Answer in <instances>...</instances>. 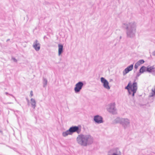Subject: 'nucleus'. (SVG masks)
<instances>
[{"label":"nucleus","mask_w":155,"mask_h":155,"mask_svg":"<svg viewBox=\"0 0 155 155\" xmlns=\"http://www.w3.org/2000/svg\"><path fill=\"white\" fill-rule=\"evenodd\" d=\"M33 96V91H31L30 92V97H32Z\"/></svg>","instance_id":"nucleus-23"},{"label":"nucleus","mask_w":155,"mask_h":155,"mask_svg":"<svg viewBox=\"0 0 155 155\" xmlns=\"http://www.w3.org/2000/svg\"><path fill=\"white\" fill-rule=\"evenodd\" d=\"M125 89L128 90L129 95L134 97L137 89V83L135 82L132 84L131 81L129 82Z\"/></svg>","instance_id":"nucleus-3"},{"label":"nucleus","mask_w":155,"mask_h":155,"mask_svg":"<svg viewBox=\"0 0 155 155\" xmlns=\"http://www.w3.org/2000/svg\"><path fill=\"white\" fill-rule=\"evenodd\" d=\"M47 82V80L46 79L44 78L43 83V87H46Z\"/></svg>","instance_id":"nucleus-19"},{"label":"nucleus","mask_w":155,"mask_h":155,"mask_svg":"<svg viewBox=\"0 0 155 155\" xmlns=\"http://www.w3.org/2000/svg\"><path fill=\"white\" fill-rule=\"evenodd\" d=\"M58 55L60 56L63 52V46L62 45L59 44L58 45Z\"/></svg>","instance_id":"nucleus-14"},{"label":"nucleus","mask_w":155,"mask_h":155,"mask_svg":"<svg viewBox=\"0 0 155 155\" xmlns=\"http://www.w3.org/2000/svg\"><path fill=\"white\" fill-rule=\"evenodd\" d=\"M0 132H1V130H0Z\"/></svg>","instance_id":"nucleus-29"},{"label":"nucleus","mask_w":155,"mask_h":155,"mask_svg":"<svg viewBox=\"0 0 155 155\" xmlns=\"http://www.w3.org/2000/svg\"><path fill=\"white\" fill-rule=\"evenodd\" d=\"M84 84L83 82L79 81L75 85L74 88V92L76 93H78L82 90Z\"/></svg>","instance_id":"nucleus-6"},{"label":"nucleus","mask_w":155,"mask_h":155,"mask_svg":"<svg viewBox=\"0 0 155 155\" xmlns=\"http://www.w3.org/2000/svg\"><path fill=\"white\" fill-rule=\"evenodd\" d=\"M114 103H111L108 104L107 106L106 109L108 112L113 114L117 113V110L115 107Z\"/></svg>","instance_id":"nucleus-5"},{"label":"nucleus","mask_w":155,"mask_h":155,"mask_svg":"<svg viewBox=\"0 0 155 155\" xmlns=\"http://www.w3.org/2000/svg\"><path fill=\"white\" fill-rule=\"evenodd\" d=\"M146 71L152 74H155V68L154 66H148L147 67Z\"/></svg>","instance_id":"nucleus-13"},{"label":"nucleus","mask_w":155,"mask_h":155,"mask_svg":"<svg viewBox=\"0 0 155 155\" xmlns=\"http://www.w3.org/2000/svg\"><path fill=\"white\" fill-rule=\"evenodd\" d=\"M71 135L70 131H69V129L63 132L62 134L63 136L64 137H66L68 135Z\"/></svg>","instance_id":"nucleus-16"},{"label":"nucleus","mask_w":155,"mask_h":155,"mask_svg":"<svg viewBox=\"0 0 155 155\" xmlns=\"http://www.w3.org/2000/svg\"><path fill=\"white\" fill-rule=\"evenodd\" d=\"M100 79L104 88L107 90H110V87L109 85V83L108 81L103 77H101Z\"/></svg>","instance_id":"nucleus-8"},{"label":"nucleus","mask_w":155,"mask_h":155,"mask_svg":"<svg viewBox=\"0 0 155 155\" xmlns=\"http://www.w3.org/2000/svg\"><path fill=\"white\" fill-rule=\"evenodd\" d=\"M31 101L32 107L34 108H35L36 106V101L33 98H31Z\"/></svg>","instance_id":"nucleus-17"},{"label":"nucleus","mask_w":155,"mask_h":155,"mask_svg":"<svg viewBox=\"0 0 155 155\" xmlns=\"http://www.w3.org/2000/svg\"><path fill=\"white\" fill-rule=\"evenodd\" d=\"M141 73H140V72H139L137 73V74L136 77H139Z\"/></svg>","instance_id":"nucleus-22"},{"label":"nucleus","mask_w":155,"mask_h":155,"mask_svg":"<svg viewBox=\"0 0 155 155\" xmlns=\"http://www.w3.org/2000/svg\"><path fill=\"white\" fill-rule=\"evenodd\" d=\"M44 38L45 41H46L48 39V38L46 36H45Z\"/></svg>","instance_id":"nucleus-25"},{"label":"nucleus","mask_w":155,"mask_h":155,"mask_svg":"<svg viewBox=\"0 0 155 155\" xmlns=\"http://www.w3.org/2000/svg\"><path fill=\"white\" fill-rule=\"evenodd\" d=\"M69 129L71 134L75 132L79 134L81 131V128L80 126H72L70 127Z\"/></svg>","instance_id":"nucleus-9"},{"label":"nucleus","mask_w":155,"mask_h":155,"mask_svg":"<svg viewBox=\"0 0 155 155\" xmlns=\"http://www.w3.org/2000/svg\"><path fill=\"white\" fill-rule=\"evenodd\" d=\"M33 47L36 51H38L40 49V44L37 40H36L34 42Z\"/></svg>","instance_id":"nucleus-12"},{"label":"nucleus","mask_w":155,"mask_h":155,"mask_svg":"<svg viewBox=\"0 0 155 155\" xmlns=\"http://www.w3.org/2000/svg\"><path fill=\"white\" fill-rule=\"evenodd\" d=\"M27 101H28V103L29 101V100L28 99H27Z\"/></svg>","instance_id":"nucleus-28"},{"label":"nucleus","mask_w":155,"mask_h":155,"mask_svg":"<svg viewBox=\"0 0 155 155\" xmlns=\"http://www.w3.org/2000/svg\"><path fill=\"white\" fill-rule=\"evenodd\" d=\"M93 137L89 134H80L76 139L77 143L79 145L86 147L90 145L94 142Z\"/></svg>","instance_id":"nucleus-2"},{"label":"nucleus","mask_w":155,"mask_h":155,"mask_svg":"<svg viewBox=\"0 0 155 155\" xmlns=\"http://www.w3.org/2000/svg\"><path fill=\"white\" fill-rule=\"evenodd\" d=\"M152 91L153 93H151L152 94L151 97H152L155 95V88L154 89H152Z\"/></svg>","instance_id":"nucleus-20"},{"label":"nucleus","mask_w":155,"mask_h":155,"mask_svg":"<svg viewBox=\"0 0 155 155\" xmlns=\"http://www.w3.org/2000/svg\"><path fill=\"white\" fill-rule=\"evenodd\" d=\"M133 64H132L128 66L123 71V74L124 76L126 75L130 71H131L133 68Z\"/></svg>","instance_id":"nucleus-11"},{"label":"nucleus","mask_w":155,"mask_h":155,"mask_svg":"<svg viewBox=\"0 0 155 155\" xmlns=\"http://www.w3.org/2000/svg\"><path fill=\"white\" fill-rule=\"evenodd\" d=\"M10 40V39H8L7 40V42L9 41Z\"/></svg>","instance_id":"nucleus-27"},{"label":"nucleus","mask_w":155,"mask_h":155,"mask_svg":"<svg viewBox=\"0 0 155 155\" xmlns=\"http://www.w3.org/2000/svg\"><path fill=\"white\" fill-rule=\"evenodd\" d=\"M144 62V60L142 59L138 61L134 65V68L137 69L138 67L141 64H143Z\"/></svg>","instance_id":"nucleus-15"},{"label":"nucleus","mask_w":155,"mask_h":155,"mask_svg":"<svg viewBox=\"0 0 155 155\" xmlns=\"http://www.w3.org/2000/svg\"><path fill=\"white\" fill-rule=\"evenodd\" d=\"M5 94L7 95H11V96H12V97L14 98H15V97H14V96L12 94H9V93H8L7 92H5Z\"/></svg>","instance_id":"nucleus-21"},{"label":"nucleus","mask_w":155,"mask_h":155,"mask_svg":"<svg viewBox=\"0 0 155 155\" xmlns=\"http://www.w3.org/2000/svg\"><path fill=\"white\" fill-rule=\"evenodd\" d=\"M122 27L126 29V34L127 38H133L135 36L137 24L134 19H131L126 22L123 23Z\"/></svg>","instance_id":"nucleus-1"},{"label":"nucleus","mask_w":155,"mask_h":155,"mask_svg":"<svg viewBox=\"0 0 155 155\" xmlns=\"http://www.w3.org/2000/svg\"><path fill=\"white\" fill-rule=\"evenodd\" d=\"M146 69H147V68H146L145 66H143L140 68L139 71L140 73H143L144 72L146 71Z\"/></svg>","instance_id":"nucleus-18"},{"label":"nucleus","mask_w":155,"mask_h":155,"mask_svg":"<svg viewBox=\"0 0 155 155\" xmlns=\"http://www.w3.org/2000/svg\"><path fill=\"white\" fill-rule=\"evenodd\" d=\"M153 55L154 56H155V51L153 52Z\"/></svg>","instance_id":"nucleus-26"},{"label":"nucleus","mask_w":155,"mask_h":155,"mask_svg":"<svg viewBox=\"0 0 155 155\" xmlns=\"http://www.w3.org/2000/svg\"><path fill=\"white\" fill-rule=\"evenodd\" d=\"M12 59L14 60V61L15 62H17V60L14 58H12Z\"/></svg>","instance_id":"nucleus-24"},{"label":"nucleus","mask_w":155,"mask_h":155,"mask_svg":"<svg viewBox=\"0 0 155 155\" xmlns=\"http://www.w3.org/2000/svg\"><path fill=\"white\" fill-rule=\"evenodd\" d=\"M120 151L118 149L113 148L110 150L107 155H121Z\"/></svg>","instance_id":"nucleus-7"},{"label":"nucleus","mask_w":155,"mask_h":155,"mask_svg":"<svg viewBox=\"0 0 155 155\" xmlns=\"http://www.w3.org/2000/svg\"><path fill=\"white\" fill-rule=\"evenodd\" d=\"M94 120L95 123L98 124H101L103 123L102 117L99 115H97L94 116Z\"/></svg>","instance_id":"nucleus-10"},{"label":"nucleus","mask_w":155,"mask_h":155,"mask_svg":"<svg viewBox=\"0 0 155 155\" xmlns=\"http://www.w3.org/2000/svg\"><path fill=\"white\" fill-rule=\"evenodd\" d=\"M116 120V121L119 123L124 129L127 128L130 126V120L127 118H117Z\"/></svg>","instance_id":"nucleus-4"}]
</instances>
